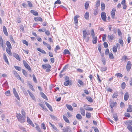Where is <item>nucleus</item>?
I'll list each match as a JSON object with an SVG mask.
<instances>
[{"instance_id":"obj_24","label":"nucleus","mask_w":132,"mask_h":132,"mask_svg":"<svg viewBox=\"0 0 132 132\" xmlns=\"http://www.w3.org/2000/svg\"><path fill=\"white\" fill-rule=\"evenodd\" d=\"M93 38V43L94 44H95L97 43V38L96 37H92Z\"/></svg>"},{"instance_id":"obj_27","label":"nucleus","mask_w":132,"mask_h":132,"mask_svg":"<svg viewBox=\"0 0 132 132\" xmlns=\"http://www.w3.org/2000/svg\"><path fill=\"white\" fill-rule=\"evenodd\" d=\"M6 45L8 48H12V47L10 43L8 41L6 42Z\"/></svg>"},{"instance_id":"obj_54","label":"nucleus","mask_w":132,"mask_h":132,"mask_svg":"<svg viewBox=\"0 0 132 132\" xmlns=\"http://www.w3.org/2000/svg\"><path fill=\"white\" fill-rule=\"evenodd\" d=\"M41 127L44 130H45L46 129V127L45 126V125L44 123H43L41 124Z\"/></svg>"},{"instance_id":"obj_36","label":"nucleus","mask_w":132,"mask_h":132,"mask_svg":"<svg viewBox=\"0 0 132 132\" xmlns=\"http://www.w3.org/2000/svg\"><path fill=\"white\" fill-rule=\"evenodd\" d=\"M14 67L16 70H17L19 71H20L21 70V68L20 67L16 66H14Z\"/></svg>"},{"instance_id":"obj_3","label":"nucleus","mask_w":132,"mask_h":132,"mask_svg":"<svg viewBox=\"0 0 132 132\" xmlns=\"http://www.w3.org/2000/svg\"><path fill=\"white\" fill-rule=\"evenodd\" d=\"M23 62L25 68L27 69L30 71L31 72V69L30 66L25 61H23Z\"/></svg>"},{"instance_id":"obj_56","label":"nucleus","mask_w":132,"mask_h":132,"mask_svg":"<svg viewBox=\"0 0 132 132\" xmlns=\"http://www.w3.org/2000/svg\"><path fill=\"white\" fill-rule=\"evenodd\" d=\"M32 77L34 81L36 83H37V81L36 78L35 76L34 75H32Z\"/></svg>"},{"instance_id":"obj_30","label":"nucleus","mask_w":132,"mask_h":132,"mask_svg":"<svg viewBox=\"0 0 132 132\" xmlns=\"http://www.w3.org/2000/svg\"><path fill=\"white\" fill-rule=\"evenodd\" d=\"M89 13L87 12H86L84 15L85 18L86 19L88 20L89 19Z\"/></svg>"},{"instance_id":"obj_10","label":"nucleus","mask_w":132,"mask_h":132,"mask_svg":"<svg viewBox=\"0 0 132 132\" xmlns=\"http://www.w3.org/2000/svg\"><path fill=\"white\" fill-rule=\"evenodd\" d=\"M116 10L115 9H112V11L111 12V15L112 18L113 19L114 18Z\"/></svg>"},{"instance_id":"obj_22","label":"nucleus","mask_w":132,"mask_h":132,"mask_svg":"<svg viewBox=\"0 0 132 132\" xmlns=\"http://www.w3.org/2000/svg\"><path fill=\"white\" fill-rule=\"evenodd\" d=\"M80 112L81 114L83 116H84L85 115V110L82 108H81L80 109Z\"/></svg>"},{"instance_id":"obj_8","label":"nucleus","mask_w":132,"mask_h":132,"mask_svg":"<svg viewBox=\"0 0 132 132\" xmlns=\"http://www.w3.org/2000/svg\"><path fill=\"white\" fill-rule=\"evenodd\" d=\"M121 3L122 5L123 9H126L127 8V5L126 3V0H122Z\"/></svg>"},{"instance_id":"obj_32","label":"nucleus","mask_w":132,"mask_h":132,"mask_svg":"<svg viewBox=\"0 0 132 132\" xmlns=\"http://www.w3.org/2000/svg\"><path fill=\"white\" fill-rule=\"evenodd\" d=\"M113 118H114L115 121H117L118 120V116L117 113H115L113 114Z\"/></svg>"},{"instance_id":"obj_63","label":"nucleus","mask_w":132,"mask_h":132,"mask_svg":"<svg viewBox=\"0 0 132 132\" xmlns=\"http://www.w3.org/2000/svg\"><path fill=\"white\" fill-rule=\"evenodd\" d=\"M113 51L114 52H117V47H116V46L114 47L113 48Z\"/></svg>"},{"instance_id":"obj_55","label":"nucleus","mask_w":132,"mask_h":132,"mask_svg":"<svg viewBox=\"0 0 132 132\" xmlns=\"http://www.w3.org/2000/svg\"><path fill=\"white\" fill-rule=\"evenodd\" d=\"M19 128L21 130H22L23 132H26V130L23 127L20 126L19 127Z\"/></svg>"},{"instance_id":"obj_21","label":"nucleus","mask_w":132,"mask_h":132,"mask_svg":"<svg viewBox=\"0 0 132 132\" xmlns=\"http://www.w3.org/2000/svg\"><path fill=\"white\" fill-rule=\"evenodd\" d=\"M30 12L32 13L35 16H37L38 15V12L36 11L33 10H31L30 11Z\"/></svg>"},{"instance_id":"obj_4","label":"nucleus","mask_w":132,"mask_h":132,"mask_svg":"<svg viewBox=\"0 0 132 132\" xmlns=\"http://www.w3.org/2000/svg\"><path fill=\"white\" fill-rule=\"evenodd\" d=\"M101 16L102 20L104 21H105L106 18V13L104 12H102L101 14Z\"/></svg>"},{"instance_id":"obj_41","label":"nucleus","mask_w":132,"mask_h":132,"mask_svg":"<svg viewBox=\"0 0 132 132\" xmlns=\"http://www.w3.org/2000/svg\"><path fill=\"white\" fill-rule=\"evenodd\" d=\"M115 76L118 77H123L122 75L120 73H116Z\"/></svg>"},{"instance_id":"obj_14","label":"nucleus","mask_w":132,"mask_h":132,"mask_svg":"<svg viewBox=\"0 0 132 132\" xmlns=\"http://www.w3.org/2000/svg\"><path fill=\"white\" fill-rule=\"evenodd\" d=\"M13 56L14 57H15L17 60L19 61L20 60L19 56L17 54L14 53L13 54Z\"/></svg>"},{"instance_id":"obj_50","label":"nucleus","mask_w":132,"mask_h":132,"mask_svg":"<svg viewBox=\"0 0 132 132\" xmlns=\"http://www.w3.org/2000/svg\"><path fill=\"white\" fill-rule=\"evenodd\" d=\"M77 81L80 86H83L84 85V83L82 80L80 79H78V80Z\"/></svg>"},{"instance_id":"obj_35","label":"nucleus","mask_w":132,"mask_h":132,"mask_svg":"<svg viewBox=\"0 0 132 132\" xmlns=\"http://www.w3.org/2000/svg\"><path fill=\"white\" fill-rule=\"evenodd\" d=\"M101 10L102 11L103 10L105 7V4L103 3H101Z\"/></svg>"},{"instance_id":"obj_42","label":"nucleus","mask_w":132,"mask_h":132,"mask_svg":"<svg viewBox=\"0 0 132 132\" xmlns=\"http://www.w3.org/2000/svg\"><path fill=\"white\" fill-rule=\"evenodd\" d=\"M109 58L110 59H114L113 55L111 53H110L109 54Z\"/></svg>"},{"instance_id":"obj_18","label":"nucleus","mask_w":132,"mask_h":132,"mask_svg":"<svg viewBox=\"0 0 132 132\" xmlns=\"http://www.w3.org/2000/svg\"><path fill=\"white\" fill-rule=\"evenodd\" d=\"M127 112H132V105H129L128 108L127 110Z\"/></svg>"},{"instance_id":"obj_64","label":"nucleus","mask_w":132,"mask_h":132,"mask_svg":"<svg viewBox=\"0 0 132 132\" xmlns=\"http://www.w3.org/2000/svg\"><path fill=\"white\" fill-rule=\"evenodd\" d=\"M45 33L47 36H49L50 35V32L48 30H46Z\"/></svg>"},{"instance_id":"obj_57","label":"nucleus","mask_w":132,"mask_h":132,"mask_svg":"<svg viewBox=\"0 0 132 132\" xmlns=\"http://www.w3.org/2000/svg\"><path fill=\"white\" fill-rule=\"evenodd\" d=\"M28 4L30 7H32V4L30 1H27Z\"/></svg>"},{"instance_id":"obj_12","label":"nucleus","mask_w":132,"mask_h":132,"mask_svg":"<svg viewBox=\"0 0 132 132\" xmlns=\"http://www.w3.org/2000/svg\"><path fill=\"white\" fill-rule=\"evenodd\" d=\"M0 46H1L3 48L5 47V46L3 45V39L1 36H0Z\"/></svg>"},{"instance_id":"obj_28","label":"nucleus","mask_w":132,"mask_h":132,"mask_svg":"<svg viewBox=\"0 0 132 132\" xmlns=\"http://www.w3.org/2000/svg\"><path fill=\"white\" fill-rule=\"evenodd\" d=\"M63 118L64 121L67 123H70L69 121V119L67 118L65 116H63Z\"/></svg>"},{"instance_id":"obj_26","label":"nucleus","mask_w":132,"mask_h":132,"mask_svg":"<svg viewBox=\"0 0 132 132\" xmlns=\"http://www.w3.org/2000/svg\"><path fill=\"white\" fill-rule=\"evenodd\" d=\"M38 51L40 52L41 53L44 54H46V52L43 50L41 49L40 48H38L37 49Z\"/></svg>"},{"instance_id":"obj_60","label":"nucleus","mask_w":132,"mask_h":132,"mask_svg":"<svg viewBox=\"0 0 132 132\" xmlns=\"http://www.w3.org/2000/svg\"><path fill=\"white\" fill-rule=\"evenodd\" d=\"M5 95L7 96H10V90H7L6 92L5 93Z\"/></svg>"},{"instance_id":"obj_34","label":"nucleus","mask_w":132,"mask_h":132,"mask_svg":"<svg viewBox=\"0 0 132 132\" xmlns=\"http://www.w3.org/2000/svg\"><path fill=\"white\" fill-rule=\"evenodd\" d=\"M119 42L121 46H123V41L121 38H119Z\"/></svg>"},{"instance_id":"obj_47","label":"nucleus","mask_w":132,"mask_h":132,"mask_svg":"<svg viewBox=\"0 0 132 132\" xmlns=\"http://www.w3.org/2000/svg\"><path fill=\"white\" fill-rule=\"evenodd\" d=\"M89 5V2H87L85 3V9H87Z\"/></svg>"},{"instance_id":"obj_37","label":"nucleus","mask_w":132,"mask_h":132,"mask_svg":"<svg viewBox=\"0 0 132 132\" xmlns=\"http://www.w3.org/2000/svg\"><path fill=\"white\" fill-rule=\"evenodd\" d=\"M127 128L129 131L131 132H132V127L130 125H128Z\"/></svg>"},{"instance_id":"obj_19","label":"nucleus","mask_w":132,"mask_h":132,"mask_svg":"<svg viewBox=\"0 0 132 132\" xmlns=\"http://www.w3.org/2000/svg\"><path fill=\"white\" fill-rule=\"evenodd\" d=\"M11 49H12V48H6V52L10 56H11L12 55V53L11 50Z\"/></svg>"},{"instance_id":"obj_58","label":"nucleus","mask_w":132,"mask_h":132,"mask_svg":"<svg viewBox=\"0 0 132 132\" xmlns=\"http://www.w3.org/2000/svg\"><path fill=\"white\" fill-rule=\"evenodd\" d=\"M10 38L11 40V41L12 43H15V41L13 37L12 36H10Z\"/></svg>"},{"instance_id":"obj_38","label":"nucleus","mask_w":132,"mask_h":132,"mask_svg":"<svg viewBox=\"0 0 132 132\" xmlns=\"http://www.w3.org/2000/svg\"><path fill=\"white\" fill-rule=\"evenodd\" d=\"M118 96V93L117 92L114 93L112 96V97L113 98H116Z\"/></svg>"},{"instance_id":"obj_1","label":"nucleus","mask_w":132,"mask_h":132,"mask_svg":"<svg viewBox=\"0 0 132 132\" xmlns=\"http://www.w3.org/2000/svg\"><path fill=\"white\" fill-rule=\"evenodd\" d=\"M82 34L83 40L86 42H88L89 40V37L87 36L90 35V32H87L86 30H84L82 31Z\"/></svg>"},{"instance_id":"obj_40","label":"nucleus","mask_w":132,"mask_h":132,"mask_svg":"<svg viewBox=\"0 0 132 132\" xmlns=\"http://www.w3.org/2000/svg\"><path fill=\"white\" fill-rule=\"evenodd\" d=\"M96 9H97V7L98 6H100V0H98L97 1L96 4Z\"/></svg>"},{"instance_id":"obj_46","label":"nucleus","mask_w":132,"mask_h":132,"mask_svg":"<svg viewBox=\"0 0 132 132\" xmlns=\"http://www.w3.org/2000/svg\"><path fill=\"white\" fill-rule=\"evenodd\" d=\"M86 98L88 101L90 102H92L93 101L92 98L90 97H87Z\"/></svg>"},{"instance_id":"obj_6","label":"nucleus","mask_w":132,"mask_h":132,"mask_svg":"<svg viewBox=\"0 0 132 132\" xmlns=\"http://www.w3.org/2000/svg\"><path fill=\"white\" fill-rule=\"evenodd\" d=\"M89 105H84V107L85 108V109L88 111H92L93 109L89 106Z\"/></svg>"},{"instance_id":"obj_25","label":"nucleus","mask_w":132,"mask_h":132,"mask_svg":"<svg viewBox=\"0 0 132 132\" xmlns=\"http://www.w3.org/2000/svg\"><path fill=\"white\" fill-rule=\"evenodd\" d=\"M66 106L67 109L69 110L72 111L73 110L72 108L71 105L66 104Z\"/></svg>"},{"instance_id":"obj_31","label":"nucleus","mask_w":132,"mask_h":132,"mask_svg":"<svg viewBox=\"0 0 132 132\" xmlns=\"http://www.w3.org/2000/svg\"><path fill=\"white\" fill-rule=\"evenodd\" d=\"M108 38L109 39H110L111 40H113L114 37L113 35L112 34L111 35H109L108 36Z\"/></svg>"},{"instance_id":"obj_23","label":"nucleus","mask_w":132,"mask_h":132,"mask_svg":"<svg viewBox=\"0 0 132 132\" xmlns=\"http://www.w3.org/2000/svg\"><path fill=\"white\" fill-rule=\"evenodd\" d=\"M3 58L4 60L7 63L9 64V62L7 59V58L6 57V56L5 54L4 53L3 54Z\"/></svg>"},{"instance_id":"obj_39","label":"nucleus","mask_w":132,"mask_h":132,"mask_svg":"<svg viewBox=\"0 0 132 132\" xmlns=\"http://www.w3.org/2000/svg\"><path fill=\"white\" fill-rule=\"evenodd\" d=\"M76 117L79 120H80L82 118L80 114H77L76 116Z\"/></svg>"},{"instance_id":"obj_45","label":"nucleus","mask_w":132,"mask_h":132,"mask_svg":"<svg viewBox=\"0 0 132 132\" xmlns=\"http://www.w3.org/2000/svg\"><path fill=\"white\" fill-rule=\"evenodd\" d=\"M86 117L88 118H90L91 117L90 113L88 112H87L86 114Z\"/></svg>"},{"instance_id":"obj_61","label":"nucleus","mask_w":132,"mask_h":132,"mask_svg":"<svg viewBox=\"0 0 132 132\" xmlns=\"http://www.w3.org/2000/svg\"><path fill=\"white\" fill-rule=\"evenodd\" d=\"M90 34L92 36V37H94L95 36V34L94 30L93 29H92V30L90 31Z\"/></svg>"},{"instance_id":"obj_62","label":"nucleus","mask_w":132,"mask_h":132,"mask_svg":"<svg viewBox=\"0 0 132 132\" xmlns=\"http://www.w3.org/2000/svg\"><path fill=\"white\" fill-rule=\"evenodd\" d=\"M29 88L33 91H34L35 89L33 88L32 86L30 84H29Z\"/></svg>"},{"instance_id":"obj_11","label":"nucleus","mask_w":132,"mask_h":132,"mask_svg":"<svg viewBox=\"0 0 132 132\" xmlns=\"http://www.w3.org/2000/svg\"><path fill=\"white\" fill-rule=\"evenodd\" d=\"M79 17L78 15H76L75 16L74 18V23L75 25H77V24L78 21L77 18Z\"/></svg>"},{"instance_id":"obj_33","label":"nucleus","mask_w":132,"mask_h":132,"mask_svg":"<svg viewBox=\"0 0 132 132\" xmlns=\"http://www.w3.org/2000/svg\"><path fill=\"white\" fill-rule=\"evenodd\" d=\"M36 127L35 128L36 130L39 132H42L38 125L37 124H36Z\"/></svg>"},{"instance_id":"obj_52","label":"nucleus","mask_w":132,"mask_h":132,"mask_svg":"<svg viewBox=\"0 0 132 132\" xmlns=\"http://www.w3.org/2000/svg\"><path fill=\"white\" fill-rule=\"evenodd\" d=\"M46 30L45 28H43L42 29H39L38 30V31L39 32H45Z\"/></svg>"},{"instance_id":"obj_15","label":"nucleus","mask_w":132,"mask_h":132,"mask_svg":"<svg viewBox=\"0 0 132 132\" xmlns=\"http://www.w3.org/2000/svg\"><path fill=\"white\" fill-rule=\"evenodd\" d=\"M129 96L127 92H126L124 96V99L125 101L127 100L129 98Z\"/></svg>"},{"instance_id":"obj_53","label":"nucleus","mask_w":132,"mask_h":132,"mask_svg":"<svg viewBox=\"0 0 132 132\" xmlns=\"http://www.w3.org/2000/svg\"><path fill=\"white\" fill-rule=\"evenodd\" d=\"M70 83V81L69 80H67L65 81L64 82V85L65 86H68Z\"/></svg>"},{"instance_id":"obj_29","label":"nucleus","mask_w":132,"mask_h":132,"mask_svg":"<svg viewBox=\"0 0 132 132\" xmlns=\"http://www.w3.org/2000/svg\"><path fill=\"white\" fill-rule=\"evenodd\" d=\"M40 94L41 96L43 97L44 98L46 99L47 98V97L42 92H40Z\"/></svg>"},{"instance_id":"obj_43","label":"nucleus","mask_w":132,"mask_h":132,"mask_svg":"<svg viewBox=\"0 0 132 132\" xmlns=\"http://www.w3.org/2000/svg\"><path fill=\"white\" fill-rule=\"evenodd\" d=\"M22 70L23 75L26 77H27V73L26 71L23 69H22Z\"/></svg>"},{"instance_id":"obj_48","label":"nucleus","mask_w":132,"mask_h":132,"mask_svg":"<svg viewBox=\"0 0 132 132\" xmlns=\"http://www.w3.org/2000/svg\"><path fill=\"white\" fill-rule=\"evenodd\" d=\"M63 53L64 54H70V53L69 52V51L68 50H65L64 51V52H63Z\"/></svg>"},{"instance_id":"obj_51","label":"nucleus","mask_w":132,"mask_h":132,"mask_svg":"<svg viewBox=\"0 0 132 132\" xmlns=\"http://www.w3.org/2000/svg\"><path fill=\"white\" fill-rule=\"evenodd\" d=\"M107 68L105 67H102L100 68V70L102 71H105L107 70Z\"/></svg>"},{"instance_id":"obj_7","label":"nucleus","mask_w":132,"mask_h":132,"mask_svg":"<svg viewBox=\"0 0 132 132\" xmlns=\"http://www.w3.org/2000/svg\"><path fill=\"white\" fill-rule=\"evenodd\" d=\"M27 122L31 126H32L33 127H34V124L33 123L32 121L28 117H27Z\"/></svg>"},{"instance_id":"obj_13","label":"nucleus","mask_w":132,"mask_h":132,"mask_svg":"<svg viewBox=\"0 0 132 132\" xmlns=\"http://www.w3.org/2000/svg\"><path fill=\"white\" fill-rule=\"evenodd\" d=\"M3 31L4 34L5 35L7 36H8V34L7 32V29L5 27V26H4L3 27Z\"/></svg>"},{"instance_id":"obj_9","label":"nucleus","mask_w":132,"mask_h":132,"mask_svg":"<svg viewBox=\"0 0 132 132\" xmlns=\"http://www.w3.org/2000/svg\"><path fill=\"white\" fill-rule=\"evenodd\" d=\"M117 103L116 102H114L113 101H112L110 103V106L112 109H113L114 107L116 106Z\"/></svg>"},{"instance_id":"obj_16","label":"nucleus","mask_w":132,"mask_h":132,"mask_svg":"<svg viewBox=\"0 0 132 132\" xmlns=\"http://www.w3.org/2000/svg\"><path fill=\"white\" fill-rule=\"evenodd\" d=\"M14 75H15V76L16 77H17L18 78L19 80H21V78L20 76L19 75V74L18 73H17L15 71H14Z\"/></svg>"},{"instance_id":"obj_5","label":"nucleus","mask_w":132,"mask_h":132,"mask_svg":"<svg viewBox=\"0 0 132 132\" xmlns=\"http://www.w3.org/2000/svg\"><path fill=\"white\" fill-rule=\"evenodd\" d=\"M131 66V62L130 61H128L126 65V69L127 71H129L130 70Z\"/></svg>"},{"instance_id":"obj_49","label":"nucleus","mask_w":132,"mask_h":132,"mask_svg":"<svg viewBox=\"0 0 132 132\" xmlns=\"http://www.w3.org/2000/svg\"><path fill=\"white\" fill-rule=\"evenodd\" d=\"M21 114L22 115V116H23L24 117L26 118V113L24 112V110L22 109L21 110Z\"/></svg>"},{"instance_id":"obj_59","label":"nucleus","mask_w":132,"mask_h":132,"mask_svg":"<svg viewBox=\"0 0 132 132\" xmlns=\"http://www.w3.org/2000/svg\"><path fill=\"white\" fill-rule=\"evenodd\" d=\"M50 116L53 120H57V117L55 116H54L52 115H50Z\"/></svg>"},{"instance_id":"obj_20","label":"nucleus","mask_w":132,"mask_h":132,"mask_svg":"<svg viewBox=\"0 0 132 132\" xmlns=\"http://www.w3.org/2000/svg\"><path fill=\"white\" fill-rule=\"evenodd\" d=\"M34 20L35 21H42L43 20L40 17H35L34 18Z\"/></svg>"},{"instance_id":"obj_44","label":"nucleus","mask_w":132,"mask_h":132,"mask_svg":"<svg viewBox=\"0 0 132 132\" xmlns=\"http://www.w3.org/2000/svg\"><path fill=\"white\" fill-rule=\"evenodd\" d=\"M126 85L125 82H122L121 85V88L122 89H124L126 87Z\"/></svg>"},{"instance_id":"obj_2","label":"nucleus","mask_w":132,"mask_h":132,"mask_svg":"<svg viewBox=\"0 0 132 132\" xmlns=\"http://www.w3.org/2000/svg\"><path fill=\"white\" fill-rule=\"evenodd\" d=\"M16 117L19 121L21 123H23L24 122L25 119L26 118L22 116L21 114L20 113H16Z\"/></svg>"},{"instance_id":"obj_17","label":"nucleus","mask_w":132,"mask_h":132,"mask_svg":"<svg viewBox=\"0 0 132 132\" xmlns=\"http://www.w3.org/2000/svg\"><path fill=\"white\" fill-rule=\"evenodd\" d=\"M45 103L47 107L49 109V110L51 111H53V109L51 106L50 104L47 102H45Z\"/></svg>"}]
</instances>
